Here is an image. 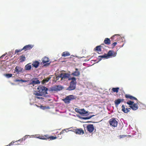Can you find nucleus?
<instances>
[{
	"instance_id": "1",
	"label": "nucleus",
	"mask_w": 146,
	"mask_h": 146,
	"mask_svg": "<svg viewBox=\"0 0 146 146\" xmlns=\"http://www.w3.org/2000/svg\"><path fill=\"white\" fill-rule=\"evenodd\" d=\"M48 90V88L46 87L40 86L37 88V92L35 91L34 94L36 96H42L48 94L47 91Z\"/></svg>"
},
{
	"instance_id": "2",
	"label": "nucleus",
	"mask_w": 146,
	"mask_h": 146,
	"mask_svg": "<svg viewBox=\"0 0 146 146\" xmlns=\"http://www.w3.org/2000/svg\"><path fill=\"white\" fill-rule=\"evenodd\" d=\"M117 52L113 50H110L108 52L107 54H105L102 56H98V58L100 60L101 59L100 58H108L114 57L116 56Z\"/></svg>"
},
{
	"instance_id": "3",
	"label": "nucleus",
	"mask_w": 146,
	"mask_h": 146,
	"mask_svg": "<svg viewBox=\"0 0 146 146\" xmlns=\"http://www.w3.org/2000/svg\"><path fill=\"white\" fill-rule=\"evenodd\" d=\"M69 80H71L70 83V85L67 89V90L71 91L74 90L76 88V85L77 83L76 79L74 77H72L68 79Z\"/></svg>"
},
{
	"instance_id": "4",
	"label": "nucleus",
	"mask_w": 146,
	"mask_h": 146,
	"mask_svg": "<svg viewBox=\"0 0 146 146\" xmlns=\"http://www.w3.org/2000/svg\"><path fill=\"white\" fill-rule=\"evenodd\" d=\"M34 137L43 140H47L50 139V140H51L55 139L57 138L56 137H54L52 136H49L48 135H36L34 136Z\"/></svg>"
},
{
	"instance_id": "5",
	"label": "nucleus",
	"mask_w": 146,
	"mask_h": 146,
	"mask_svg": "<svg viewBox=\"0 0 146 146\" xmlns=\"http://www.w3.org/2000/svg\"><path fill=\"white\" fill-rule=\"evenodd\" d=\"M127 104L129 105L130 108H131L133 110H136L138 108V104L134 103V102L133 101H129L127 102Z\"/></svg>"
},
{
	"instance_id": "6",
	"label": "nucleus",
	"mask_w": 146,
	"mask_h": 146,
	"mask_svg": "<svg viewBox=\"0 0 146 146\" xmlns=\"http://www.w3.org/2000/svg\"><path fill=\"white\" fill-rule=\"evenodd\" d=\"M109 123L110 126L115 127H117L118 122L115 118H112L110 119Z\"/></svg>"
},
{
	"instance_id": "7",
	"label": "nucleus",
	"mask_w": 146,
	"mask_h": 146,
	"mask_svg": "<svg viewBox=\"0 0 146 146\" xmlns=\"http://www.w3.org/2000/svg\"><path fill=\"white\" fill-rule=\"evenodd\" d=\"M75 99L74 96L72 95H69L66 96L63 100L64 103L66 104H68L70 103V101Z\"/></svg>"
},
{
	"instance_id": "8",
	"label": "nucleus",
	"mask_w": 146,
	"mask_h": 146,
	"mask_svg": "<svg viewBox=\"0 0 146 146\" xmlns=\"http://www.w3.org/2000/svg\"><path fill=\"white\" fill-rule=\"evenodd\" d=\"M63 87L61 85H58L53 87H51L49 90L50 91H57L62 90Z\"/></svg>"
},
{
	"instance_id": "9",
	"label": "nucleus",
	"mask_w": 146,
	"mask_h": 146,
	"mask_svg": "<svg viewBox=\"0 0 146 146\" xmlns=\"http://www.w3.org/2000/svg\"><path fill=\"white\" fill-rule=\"evenodd\" d=\"M70 75L68 73H61L59 75L60 78H61V80H64L65 79L69 78Z\"/></svg>"
},
{
	"instance_id": "10",
	"label": "nucleus",
	"mask_w": 146,
	"mask_h": 146,
	"mask_svg": "<svg viewBox=\"0 0 146 146\" xmlns=\"http://www.w3.org/2000/svg\"><path fill=\"white\" fill-rule=\"evenodd\" d=\"M15 70L17 74L23 73L25 71L24 69L20 66H17L15 68Z\"/></svg>"
},
{
	"instance_id": "11",
	"label": "nucleus",
	"mask_w": 146,
	"mask_h": 146,
	"mask_svg": "<svg viewBox=\"0 0 146 146\" xmlns=\"http://www.w3.org/2000/svg\"><path fill=\"white\" fill-rule=\"evenodd\" d=\"M94 128L93 124H89L87 125L86 129L90 133L93 132Z\"/></svg>"
},
{
	"instance_id": "12",
	"label": "nucleus",
	"mask_w": 146,
	"mask_h": 146,
	"mask_svg": "<svg viewBox=\"0 0 146 146\" xmlns=\"http://www.w3.org/2000/svg\"><path fill=\"white\" fill-rule=\"evenodd\" d=\"M40 83V81L37 78L33 79L29 83V85H33V84H39Z\"/></svg>"
},
{
	"instance_id": "13",
	"label": "nucleus",
	"mask_w": 146,
	"mask_h": 146,
	"mask_svg": "<svg viewBox=\"0 0 146 146\" xmlns=\"http://www.w3.org/2000/svg\"><path fill=\"white\" fill-rule=\"evenodd\" d=\"M72 76H79L80 75V72L78 68H75V70L71 74Z\"/></svg>"
},
{
	"instance_id": "14",
	"label": "nucleus",
	"mask_w": 146,
	"mask_h": 146,
	"mask_svg": "<svg viewBox=\"0 0 146 146\" xmlns=\"http://www.w3.org/2000/svg\"><path fill=\"white\" fill-rule=\"evenodd\" d=\"M125 97L127 99H129L132 100H136L137 101L138 100L137 98L129 94H126L125 95Z\"/></svg>"
},
{
	"instance_id": "15",
	"label": "nucleus",
	"mask_w": 146,
	"mask_h": 146,
	"mask_svg": "<svg viewBox=\"0 0 146 146\" xmlns=\"http://www.w3.org/2000/svg\"><path fill=\"white\" fill-rule=\"evenodd\" d=\"M124 100L123 99H118L115 100L114 101V103L116 107L118 106V105L120 103L123 102Z\"/></svg>"
},
{
	"instance_id": "16",
	"label": "nucleus",
	"mask_w": 146,
	"mask_h": 146,
	"mask_svg": "<svg viewBox=\"0 0 146 146\" xmlns=\"http://www.w3.org/2000/svg\"><path fill=\"white\" fill-rule=\"evenodd\" d=\"M121 108L122 111L125 113H127L129 112V110L131 109V108H125V106L123 105L122 106Z\"/></svg>"
},
{
	"instance_id": "17",
	"label": "nucleus",
	"mask_w": 146,
	"mask_h": 146,
	"mask_svg": "<svg viewBox=\"0 0 146 146\" xmlns=\"http://www.w3.org/2000/svg\"><path fill=\"white\" fill-rule=\"evenodd\" d=\"M33 47V46L31 45H27L24 46L23 48V49L25 51H26L27 50H29L31 49Z\"/></svg>"
},
{
	"instance_id": "18",
	"label": "nucleus",
	"mask_w": 146,
	"mask_h": 146,
	"mask_svg": "<svg viewBox=\"0 0 146 146\" xmlns=\"http://www.w3.org/2000/svg\"><path fill=\"white\" fill-rule=\"evenodd\" d=\"M75 132L76 134H80L84 133V131L81 129H77L75 130Z\"/></svg>"
},
{
	"instance_id": "19",
	"label": "nucleus",
	"mask_w": 146,
	"mask_h": 146,
	"mask_svg": "<svg viewBox=\"0 0 146 146\" xmlns=\"http://www.w3.org/2000/svg\"><path fill=\"white\" fill-rule=\"evenodd\" d=\"M31 68V63H29L26 65L25 66V69L26 70H29Z\"/></svg>"
},
{
	"instance_id": "20",
	"label": "nucleus",
	"mask_w": 146,
	"mask_h": 146,
	"mask_svg": "<svg viewBox=\"0 0 146 146\" xmlns=\"http://www.w3.org/2000/svg\"><path fill=\"white\" fill-rule=\"evenodd\" d=\"M50 78L51 77H49L46 78L44 79L42 81V83L43 84H45L49 81Z\"/></svg>"
},
{
	"instance_id": "21",
	"label": "nucleus",
	"mask_w": 146,
	"mask_h": 146,
	"mask_svg": "<svg viewBox=\"0 0 146 146\" xmlns=\"http://www.w3.org/2000/svg\"><path fill=\"white\" fill-rule=\"evenodd\" d=\"M39 64V63L38 61H35L32 64V65L35 68H37Z\"/></svg>"
},
{
	"instance_id": "22",
	"label": "nucleus",
	"mask_w": 146,
	"mask_h": 146,
	"mask_svg": "<svg viewBox=\"0 0 146 146\" xmlns=\"http://www.w3.org/2000/svg\"><path fill=\"white\" fill-rule=\"evenodd\" d=\"M49 60L48 57H44L42 58V62L43 64L45 63L46 62H49Z\"/></svg>"
},
{
	"instance_id": "23",
	"label": "nucleus",
	"mask_w": 146,
	"mask_h": 146,
	"mask_svg": "<svg viewBox=\"0 0 146 146\" xmlns=\"http://www.w3.org/2000/svg\"><path fill=\"white\" fill-rule=\"evenodd\" d=\"M70 54L69 52L66 51L63 52L62 54V57H66V56H69L70 55Z\"/></svg>"
},
{
	"instance_id": "24",
	"label": "nucleus",
	"mask_w": 146,
	"mask_h": 146,
	"mask_svg": "<svg viewBox=\"0 0 146 146\" xmlns=\"http://www.w3.org/2000/svg\"><path fill=\"white\" fill-rule=\"evenodd\" d=\"M111 40L110 39L108 38H105L104 42L106 44H110Z\"/></svg>"
},
{
	"instance_id": "25",
	"label": "nucleus",
	"mask_w": 146,
	"mask_h": 146,
	"mask_svg": "<svg viewBox=\"0 0 146 146\" xmlns=\"http://www.w3.org/2000/svg\"><path fill=\"white\" fill-rule=\"evenodd\" d=\"M94 50H95L96 51L98 52H101L102 50H102L100 45L97 46L94 48Z\"/></svg>"
},
{
	"instance_id": "26",
	"label": "nucleus",
	"mask_w": 146,
	"mask_h": 146,
	"mask_svg": "<svg viewBox=\"0 0 146 146\" xmlns=\"http://www.w3.org/2000/svg\"><path fill=\"white\" fill-rule=\"evenodd\" d=\"M19 60L21 62H23L25 60L26 57L24 55H23L20 56Z\"/></svg>"
},
{
	"instance_id": "27",
	"label": "nucleus",
	"mask_w": 146,
	"mask_h": 146,
	"mask_svg": "<svg viewBox=\"0 0 146 146\" xmlns=\"http://www.w3.org/2000/svg\"><path fill=\"white\" fill-rule=\"evenodd\" d=\"M88 112L85 111L84 109H81L80 114L81 115L86 114Z\"/></svg>"
},
{
	"instance_id": "28",
	"label": "nucleus",
	"mask_w": 146,
	"mask_h": 146,
	"mask_svg": "<svg viewBox=\"0 0 146 146\" xmlns=\"http://www.w3.org/2000/svg\"><path fill=\"white\" fill-rule=\"evenodd\" d=\"M119 87H117L116 88H113L111 90L114 92L117 93L118 92L119 90Z\"/></svg>"
},
{
	"instance_id": "29",
	"label": "nucleus",
	"mask_w": 146,
	"mask_h": 146,
	"mask_svg": "<svg viewBox=\"0 0 146 146\" xmlns=\"http://www.w3.org/2000/svg\"><path fill=\"white\" fill-rule=\"evenodd\" d=\"M29 136V135H26L22 138L18 140V141H21L22 142L23 141H25L28 138V137Z\"/></svg>"
},
{
	"instance_id": "30",
	"label": "nucleus",
	"mask_w": 146,
	"mask_h": 146,
	"mask_svg": "<svg viewBox=\"0 0 146 146\" xmlns=\"http://www.w3.org/2000/svg\"><path fill=\"white\" fill-rule=\"evenodd\" d=\"M100 46L102 50H104V49H106V48L108 47V46H106L104 44H101L100 45Z\"/></svg>"
},
{
	"instance_id": "31",
	"label": "nucleus",
	"mask_w": 146,
	"mask_h": 146,
	"mask_svg": "<svg viewBox=\"0 0 146 146\" xmlns=\"http://www.w3.org/2000/svg\"><path fill=\"white\" fill-rule=\"evenodd\" d=\"M5 76L7 78H9L10 77H11L12 76V74H6L5 75Z\"/></svg>"
},
{
	"instance_id": "32",
	"label": "nucleus",
	"mask_w": 146,
	"mask_h": 146,
	"mask_svg": "<svg viewBox=\"0 0 146 146\" xmlns=\"http://www.w3.org/2000/svg\"><path fill=\"white\" fill-rule=\"evenodd\" d=\"M94 116V115H92V116H88V117H82V118L83 119H90L92 116Z\"/></svg>"
},
{
	"instance_id": "33",
	"label": "nucleus",
	"mask_w": 146,
	"mask_h": 146,
	"mask_svg": "<svg viewBox=\"0 0 146 146\" xmlns=\"http://www.w3.org/2000/svg\"><path fill=\"white\" fill-rule=\"evenodd\" d=\"M23 50V48L21 49H20L19 50L16 49L15 50V54H16L17 53H18L19 52H21Z\"/></svg>"
},
{
	"instance_id": "34",
	"label": "nucleus",
	"mask_w": 146,
	"mask_h": 146,
	"mask_svg": "<svg viewBox=\"0 0 146 146\" xmlns=\"http://www.w3.org/2000/svg\"><path fill=\"white\" fill-rule=\"evenodd\" d=\"M115 36H117L118 37H120V36L118 34H115V35L111 37V39H113V38H114V37Z\"/></svg>"
},
{
	"instance_id": "35",
	"label": "nucleus",
	"mask_w": 146,
	"mask_h": 146,
	"mask_svg": "<svg viewBox=\"0 0 146 146\" xmlns=\"http://www.w3.org/2000/svg\"><path fill=\"white\" fill-rule=\"evenodd\" d=\"M80 110H81L79 109L78 108H76L75 109V111H76V112H77V113H79V114H80Z\"/></svg>"
},
{
	"instance_id": "36",
	"label": "nucleus",
	"mask_w": 146,
	"mask_h": 146,
	"mask_svg": "<svg viewBox=\"0 0 146 146\" xmlns=\"http://www.w3.org/2000/svg\"><path fill=\"white\" fill-rule=\"evenodd\" d=\"M66 129H64L62 131L60 132V133L58 134V135H61L63 134L64 133V131H66Z\"/></svg>"
},
{
	"instance_id": "37",
	"label": "nucleus",
	"mask_w": 146,
	"mask_h": 146,
	"mask_svg": "<svg viewBox=\"0 0 146 146\" xmlns=\"http://www.w3.org/2000/svg\"><path fill=\"white\" fill-rule=\"evenodd\" d=\"M119 138H121L123 137H127V135H120L119 136Z\"/></svg>"
},
{
	"instance_id": "38",
	"label": "nucleus",
	"mask_w": 146,
	"mask_h": 146,
	"mask_svg": "<svg viewBox=\"0 0 146 146\" xmlns=\"http://www.w3.org/2000/svg\"><path fill=\"white\" fill-rule=\"evenodd\" d=\"M117 44V42H114L112 44V46L113 47V48H114V46Z\"/></svg>"
},
{
	"instance_id": "39",
	"label": "nucleus",
	"mask_w": 146,
	"mask_h": 146,
	"mask_svg": "<svg viewBox=\"0 0 146 146\" xmlns=\"http://www.w3.org/2000/svg\"><path fill=\"white\" fill-rule=\"evenodd\" d=\"M35 99H43V98L42 97H38L37 96H36L35 97Z\"/></svg>"
},
{
	"instance_id": "40",
	"label": "nucleus",
	"mask_w": 146,
	"mask_h": 146,
	"mask_svg": "<svg viewBox=\"0 0 146 146\" xmlns=\"http://www.w3.org/2000/svg\"><path fill=\"white\" fill-rule=\"evenodd\" d=\"M40 108L41 109H43V110H44L46 108V106H42L41 105L40 106Z\"/></svg>"
},
{
	"instance_id": "41",
	"label": "nucleus",
	"mask_w": 146,
	"mask_h": 146,
	"mask_svg": "<svg viewBox=\"0 0 146 146\" xmlns=\"http://www.w3.org/2000/svg\"><path fill=\"white\" fill-rule=\"evenodd\" d=\"M15 143L13 141H12L11 143L9 144V146H10V145H13L14 144V143Z\"/></svg>"
},
{
	"instance_id": "42",
	"label": "nucleus",
	"mask_w": 146,
	"mask_h": 146,
	"mask_svg": "<svg viewBox=\"0 0 146 146\" xmlns=\"http://www.w3.org/2000/svg\"><path fill=\"white\" fill-rule=\"evenodd\" d=\"M59 135H58V136L57 137V138H59V139H61L62 138V136H59Z\"/></svg>"
},
{
	"instance_id": "43",
	"label": "nucleus",
	"mask_w": 146,
	"mask_h": 146,
	"mask_svg": "<svg viewBox=\"0 0 146 146\" xmlns=\"http://www.w3.org/2000/svg\"><path fill=\"white\" fill-rule=\"evenodd\" d=\"M50 64V63H47L44 64V66H48Z\"/></svg>"
},
{
	"instance_id": "44",
	"label": "nucleus",
	"mask_w": 146,
	"mask_h": 146,
	"mask_svg": "<svg viewBox=\"0 0 146 146\" xmlns=\"http://www.w3.org/2000/svg\"><path fill=\"white\" fill-rule=\"evenodd\" d=\"M59 78H60V77H59V75L58 76L56 77V79L57 80H58L59 79Z\"/></svg>"
},
{
	"instance_id": "45",
	"label": "nucleus",
	"mask_w": 146,
	"mask_h": 146,
	"mask_svg": "<svg viewBox=\"0 0 146 146\" xmlns=\"http://www.w3.org/2000/svg\"><path fill=\"white\" fill-rule=\"evenodd\" d=\"M17 82H20V80L17 79L16 80Z\"/></svg>"
},
{
	"instance_id": "46",
	"label": "nucleus",
	"mask_w": 146,
	"mask_h": 146,
	"mask_svg": "<svg viewBox=\"0 0 146 146\" xmlns=\"http://www.w3.org/2000/svg\"><path fill=\"white\" fill-rule=\"evenodd\" d=\"M20 82H23V80L21 79L20 80Z\"/></svg>"
},
{
	"instance_id": "47",
	"label": "nucleus",
	"mask_w": 146,
	"mask_h": 146,
	"mask_svg": "<svg viewBox=\"0 0 146 146\" xmlns=\"http://www.w3.org/2000/svg\"><path fill=\"white\" fill-rule=\"evenodd\" d=\"M27 80H23V82H27Z\"/></svg>"
},
{
	"instance_id": "48",
	"label": "nucleus",
	"mask_w": 146,
	"mask_h": 146,
	"mask_svg": "<svg viewBox=\"0 0 146 146\" xmlns=\"http://www.w3.org/2000/svg\"><path fill=\"white\" fill-rule=\"evenodd\" d=\"M5 56V54H3L2 56V57H3Z\"/></svg>"
},
{
	"instance_id": "49",
	"label": "nucleus",
	"mask_w": 146,
	"mask_h": 146,
	"mask_svg": "<svg viewBox=\"0 0 146 146\" xmlns=\"http://www.w3.org/2000/svg\"><path fill=\"white\" fill-rule=\"evenodd\" d=\"M36 105V106L37 107H40V106H37V105Z\"/></svg>"
}]
</instances>
